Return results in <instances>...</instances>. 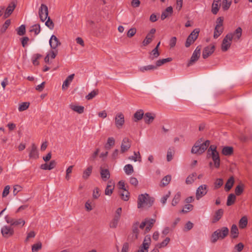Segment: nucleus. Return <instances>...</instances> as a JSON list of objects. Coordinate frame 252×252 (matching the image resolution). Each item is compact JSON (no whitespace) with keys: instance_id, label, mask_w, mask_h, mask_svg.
Here are the masks:
<instances>
[{"instance_id":"f257e3e1","label":"nucleus","mask_w":252,"mask_h":252,"mask_svg":"<svg viewBox=\"0 0 252 252\" xmlns=\"http://www.w3.org/2000/svg\"><path fill=\"white\" fill-rule=\"evenodd\" d=\"M210 144L209 140L203 142L202 139L201 138L195 142L191 149V152L192 154L201 155L207 150Z\"/></svg>"},{"instance_id":"f03ea898","label":"nucleus","mask_w":252,"mask_h":252,"mask_svg":"<svg viewBox=\"0 0 252 252\" xmlns=\"http://www.w3.org/2000/svg\"><path fill=\"white\" fill-rule=\"evenodd\" d=\"M154 202V198L151 197L148 194H141L138 196L137 201L138 208L143 207H150Z\"/></svg>"},{"instance_id":"7ed1b4c3","label":"nucleus","mask_w":252,"mask_h":252,"mask_svg":"<svg viewBox=\"0 0 252 252\" xmlns=\"http://www.w3.org/2000/svg\"><path fill=\"white\" fill-rule=\"evenodd\" d=\"M229 230L228 227L223 226L214 231L211 236V242L215 243L219 239L223 240L228 236Z\"/></svg>"},{"instance_id":"20e7f679","label":"nucleus","mask_w":252,"mask_h":252,"mask_svg":"<svg viewBox=\"0 0 252 252\" xmlns=\"http://www.w3.org/2000/svg\"><path fill=\"white\" fill-rule=\"evenodd\" d=\"M208 157L212 158L215 167L219 168L220 166V158L219 152L217 150L216 146L212 145L209 147L208 150Z\"/></svg>"},{"instance_id":"39448f33","label":"nucleus","mask_w":252,"mask_h":252,"mask_svg":"<svg viewBox=\"0 0 252 252\" xmlns=\"http://www.w3.org/2000/svg\"><path fill=\"white\" fill-rule=\"evenodd\" d=\"M199 31V29H195L190 33L185 42L186 47H189L194 42L198 36Z\"/></svg>"},{"instance_id":"423d86ee","label":"nucleus","mask_w":252,"mask_h":252,"mask_svg":"<svg viewBox=\"0 0 252 252\" xmlns=\"http://www.w3.org/2000/svg\"><path fill=\"white\" fill-rule=\"evenodd\" d=\"M232 38V33H228L223 38L221 45V49L223 52H226L230 48Z\"/></svg>"},{"instance_id":"0eeeda50","label":"nucleus","mask_w":252,"mask_h":252,"mask_svg":"<svg viewBox=\"0 0 252 252\" xmlns=\"http://www.w3.org/2000/svg\"><path fill=\"white\" fill-rule=\"evenodd\" d=\"M38 14L40 20L44 22L48 16V9L47 5L44 4H41L39 8Z\"/></svg>"},{"instance_id":"6e6552de","label":"nucleus","mask_w":252,"mask_h":252,"mask_svg":"<svg viewBox=\"0 0 252 252\" xmlns=\"http://www.w3.org/2000/svg\"><path fill=\"white\" fill-rule=\"evenodd\" d=\"M201 53V47L197 46L193 52L191 58L188 63V66L191 65L193 63L196 62L200 57Z\"/></svg>"},{"instance_id":"1a4fd4ad","label":"nucleus","mask_w":252,"mask_h":252,"mask_svg":"<svg viewBox=\"0 0 252 252\" xmlns=\"http://www.w3.org/2000/svg\"><path fill=\"white\" fill-rule=\"evenodd\" d=\"M27 150L29 152V157L30 158L36 159L39 158V154L36 146L34 143H32L31 147Z\"/></svg>"},{"instance_id":"9d476101","label":"nucleus","mask_w":252,"mask_h":252,"mask_svg":"<svg viewBox=\"0 0 252 252\" xmlns=\"http://www.w3.org/2000/svg\"><path fill=\"white\" fill-rule=\"evenodd\" d=\"M131 147L130 140L127 137L124 138L121 145V153H124L127 152Z\"/></svg>"},{"instance_id":"9b49d317","label":"nucleus","mask_w":252,"mask_h":252,"mask_svg":"<svg viewBox=\"0 0 252 252\" xmlns=\"http://www.w3.org/2000/svg\"><path fill=\"white\" fill-rule=\"evenodd\" d=\"M1 233L4 237L9 238L14 234V230L11 226L5 225L1 228Z\"/></svg>"},{"instance_id":"f8f14e48","label":"nucleus","mask_w":252,"mask_h":252,"mask_svg":"<svg viewBox=\"0 0 252 252\" xmlns=\"http://www.w3.org/2000/svg\"><path fill=\"white\" fill-rule=\"evenodd\" d=\"M207 192V186L202 185L197 189L196 192V198L197 200L200 199L202 197L206 194Z\"/></svg>"},{"instance_id":"ddd939ff","label":"nucleus","mask_w":252,"mask_h":252,"mask_svg":"<svg viewBox=\"0 0 252 252\" xmlns=\"http://www.w3.org/2000/svg\"><path fill=\"white\" fill-rule=\"evenodd\" d=\"M215 46L214 45H210L204 48L202 53V57L203 59H207L215 51Z\"/></svg>"},{"instance_id":"4468645a","label":"nucleus","mask_w":252,"mask_h":252,"mask_svg":"<svg viewBox=\"0 0 252 252\" xmlns=\"http://www.w3.org/2000/svg\"><path fill=\"white\" fill-rule=\"evenodd\" d=\"M115 125L118 128H121L124 123L125 118L124 116L122 113H118L115 118Z\"/></svg>"},{"instance_id":"2eb2a0df","label":"nucleus","mask_w":252,"mask_h":252,"mask_svg":"<svg viewBox=\"0 0 252 252\" xmlns=\"http://www.w3.org/2000/svg\"><path fill=\"white\" fill-rule=\"evenodd\" d=\"M16 6V2L15 1H12L10 2L5 11L4 17L5 18L8 17L12 13Z\"/></svg>"},{"instance_id":"dca6fc26","label":"nucleus","mask_w":252,"mask_h":252,"mask_svg":"<svg viewBox=\"0 0 252 252\" xmlns=\"http://www.w3.org/2000/svg\"><path fill=\"white\" fill-rule=\"evenodd\" d=\"M49 44L51 48L53 49H56L61 44L58 38L55 35L51 36L49 40Z\"/></svg>"},{"instance_id":"f3484780","label":"nucleus","mask_w":252,"mask_h":252,"mask_svg":"<svg viewBox=\"0 0 252 252\" xmlns=\"http://www.w3.org/2000/svg\"><path fill=\"white\" fill-rule=\"evenodd\" d=\"M173 8L172 6L167 7L164 11H163L161 15V19L164 20L165 18L170 16L173 13Z\"/></svg>"},{"instance_id":"a211bd4d","label":"nucleus","mask_w":252,"mask_h":252,"mask_svg":"<svg viewBox=\"0 0 252 252\" xmlns=\"http://www.w3.org/2000/svg\"><path fill=\"white\" fill-rule=\"evenodd\" d=\"M156 116L154 114L150 112L146 113L144 115V119L146 124H150L153 122Z\"/></svg>"},{"instance_id":"6ab92c4d","label":"nucleus","mask_w":252,"mask_h":252,"mask_svg":"<svg viewBox=\"0 0 252 252\" xmlns=\"http://www.w3.org/2000/svg\"><path fill=\"white\" fill-rule=\"evenodd\" d=\"M74 77V74H72L69 75L66 79L63 82V84L62 85V89L65 90L69 86L70 83L72 81Z\"/></svg>"},{"instance_id":"aec40b11","label":"nucleus","mask_w":252,"mask_h":252,"mask_svg":"<svg viewBox=\"0 0 252 252\" xmlns=\"http://www.w3.org/2000/svg\"><path fill=\"white\" fill-rule=\"evenodd\" d=\"M145 220V221H146V228L145 230V233H146L150 231L156 222V220L153 219H146Z\"/></svg>"},{"instance_id":"412c9836","label":"nucleus","mask_w":252,"mask_h":252,"mask_svg":"<svg viewBox=\"0 0 252 252\" xmlns=\"http://www.w3.org/2000/svg\"><path fill=\"white\" fill-rule=\"evenodd\" d=\"M100 176L104 181H107L110 177V172L108 169L100 168Z\"/></svg>"},{"instance_id":"4be33fe9","label":"nucleus","mask_w":252,"mask_h":252,"mask_svg":"<svg viewBox=\"0 0 252 252\" xmlns=\"http://www.w3.org/2000/svg\"><path fill=\"white\" fill-rule=\"evenodd\" d=\"M157 69L156 65H148L144 66H141L139 68V70L141 72H145L147 71H152Z\"/></svg>"},{"instance_id":"5701e85b","label":"nucleus","mask_w":252,"mask_h":252,"mask_svg":"<svg viewBox=\"0 0 252 252\" xmlns=\"http://www.w3.org/2000/svg\"><path fill=\"white\" fill-rule=\"evenodd\" d=\"M223 214V210L222 209H220L217 210L215 214L212 222L215 223L218 221L222 217Z\"/></svg>"},{"instance_id":"b1692460","label":"nucleus","mask_w":252,"mask_h":252,"mask_svg":"<svg viewBox=\"0 0 252 252\" xmlns=\"http://www.w3.org/2000/svg\"><path fill=\"white\" fill-rule=\"evenodd\" d=\"M234 183V179L233 177H230L228 180L227 181L225 187L224 189L226 191H229L232 188L233 184Z\"/></svg>"},{"instance_id":"393cba45","label":"nucleus","mask_w":252,"mask_h":252,"mask_svg":"<svg viewBox=\"0 0 252 252\" xmlns=\"http://www.w3.org/2000/svg\"><path fill=\"white\" fill-rule=\"evenodd\" d=\"M144 111L142 109L138 110L134 114V121L137 122L144 117Z\"/></svg>"},{"instance_id":"a878e982","label":"nucleus","mask_w":252,"mask_h":252,"mask_svg":"<svg viewBox=\"0 0 252 252\" xmlns=\"http://www.w3.org/2000/svg\"><path fill=\"white\" fill-rule=\"evenodd\" d=\"M114 189V183L109 181L107 185L105 190V194L106 195H111Z\"/></svg>"},{"instance_id":"bb28decb","label":"nucleus","mask_w":252,"mask_h":252,"mask_svg":"<svg viewBox=\"0 0 252 252\" xmlns=\"http://www.w3.org/2000/svg\"><path fill=\"white\" fill-rule=\"evenodd\" d=\"M231 237L233 239L238 237L239 234L238 229L236 224H233L230 229Z\"/></svg>"},{"instance_id":"cd10ccee","label":"nucleus","mask_w":252,"mask_h":252,"mask_svg":"<svg viewBox=\"0 0 252 252\" xmlns=\"http://www.w3.org/2000/svg\"><path fill=\"white\" fill-rule=\"evenodd\" d=\"M139 222L136 221L134 222L132 224V232L133 233V236L134 237V239H137L138 238V234H139Z\"/></svg>"},{"instance_id":"c85d7f7f","label":"nucleus","mask_w":252,"mask_h":252,"mask_svg":"<svg viewBox=\"0 0 252 252\" xmlns=\"http://www.w3.org/2000/svg\"><path fill=\"white\" fill-rule=\"evenodd\" d=\"M69 107L73 111L78 113V114H82L84 111V107L82 106L70 104Z\"/></svg>"},{"instance_id":"c756f323","label":"nucleus","mask_w":252,"mask_h":252,"mask_svg":"<svg viewBox=\"0 0 252 252\" xmlns=\"http://www.w3.org/2000/svg\"><path fill=\"white\" fill-rule=\"evenodd\" d=\"M222 154L225 156H229L233 153V148L230 146H225L222 149Z\"/></svg>"},{"instance_id":"7c9ffc66","label":"nucleus","mask_w":252,"mask_h":252,"mask_svg":"<svg viewBox=\"0 0 252 252\" xmlns=\"http://www.w3.org/2000/svg\"><path fill=\"white\" fill-rule=\"evenodd\" d=\"M120 218L121 217H120L114 215L113 219L110 222V223H109L110 227L112 228H116L118 225L119 220L120 219Z\"/></svg>"},{"instance_id":"2f4dec72","label":"nucleus","mask_w":252,"mask_h":252,"mask_svg":"<svg viewBox=\"0 0 252 252\" xmlns=\"http://www.w3.org/2000/svg\"><path fill=\"white\" fill-rule=\"evenodd\" d=\"M223 28L216 25L214 32V38H217L223 32Z\"/></svg>"},{"instance_id":"473e14b6","label":"nucleus","mask_w":252,"mask_h":252,"mask_svg":"<svg viewBox=\"0 0 252 252\" xmlns=\"http://www.w3.org/2000/svg\"><path fill=\"white\" fill-rule=\"evenodd\" d=\"M221 0H214L212 6V12L214 14H217L219 11V3Z\"/></svg>"},{"instance_id":"72a5a7b5","label":"nucleus","mask_w":252,"mask_h":252,"mask_svg":"<svg viewBox=\"0 0 252 252\" xmlns=\"http://www.w3.org/2000/svg\"><path fill=\"white\" fill-rule=\"evenodd\" d=\"M92 170L93 167L92 166H88L87 169L83 171L82 178L85 180L88 179L92 172Z\"/></svg>"},{"instance_id":"f704fd0d","label":"nucleus","mask_w":252,"mask_h":252,"mask_svg":"<svg viewBox=\"0 0 252 252\" xmlns=\"http://www.w3.org/2000/svg\"><path fill=\"white\" fill-rule=\"evenodd\" d=\"M128 159L131 160H133L135 162L137 161H138L139 162H141V157L140 156L139 152H134V156H129L128 158Z\"/></svg>"},{"instance_id":"c9c22d12","label":"nucleus","mask_w":252,"mask_h":252,"mask_svg":"<svg viewBox=\"0 0 252 252\" xmlns=\"http://www.w3.org/2000/svg\"><path fill=\"white\" fill-rule=\"evenodd\" d=\"M236 200V196L233 193L229 194L227 197L226 205L228 206L233 204Z\"/></svg>"},{"instance_id":"e433bc0d","label":"nucleus","mask_w":252,"mask_h":252,"mask_svg":"<svg viewBox=\"0 0 252 252\" xmlns=\"http://www.w3.org/2000/svg\"><path fill=\"white\" fill-rule=\"evenodd\" d=\"M172 61V59L171 58H167L166 59H160V60H158L156 62V65L157 67H158V66H160L163 65V64H164L166 63L170 62Z\"/></svg>"},{"instance_id":"4c0bfd02","label":"nucleus","mask_w":252,"mask_h":252,"mask_svg":"<svg viewBox=\"0 0 252 252\" xmlns=\"http://www.w3.org/2000/svg\"><path fill=\"white\" fill-rule=\"evenodd\" d=\"M124 170L126 175H131L133 172V167L130 164H128L124 166Z\"/></svg>"},{"instance_id":"58836bf2","label":"nucleus","mask_w":252,"mask_h":252,"mask_svg":"<svg viewBox=\"0 0 252 252\" xmlns=\"http://www.w3.org/2000/svg\"><path fill=\"white\" fill-rule=\"evenodd\" d=\"M248 224L247 218L246 216L243 217L239 221V226L240 228H245Z\"/></svg>"},{"instance_id":"ea45409f","label":"nucleus","mask_w":252,"mask_h":252,"mask_svg":"<svg viewBox=\"0 0 252 252\" xmlns=\"http://www.w3.org/2000/svg\"><path fill=\"white\" fill-rule=\"evenodd\" d=\"M115 141L113 137H110L107 139V143L105 145V148L106 149H110L112 146L115 145Z\"/></svg>"},{"instance_id":"a19ab883","label":"nucleus","mask_w":252,"mask_h":252,"mask_svg":"<svg viewBox=\"0 0 252 252\" xmlns=\"http://www.w3.org/2000/svg\"><path fill=\"white\" fill-rule=\"evenodd\" d=\"M181 198V193L178 192L174 196L171 204L173 206H176L180 201Z\"/></svg>"},{"instance_id":"79ce46f5","label":"nucleus","mask_w":252,"mask_h":252,"mask_svg":"<svg viewBox=\"0 0 252 252\" xmlns=\"http://www.w3.org/2000/svg\"><path fill=\"white\" fill-rule=\"evenodd\" d=\"M242 30L240 27H238L236 29L234 32L232 33L233 37L234 36H235L234 38V40H236H236H237L240 39L242 35Z\"/></svg>"},{"instance_id":"37998d69","label":"nucleus","mask_w":252,"mask_h":252,"mask_svg":"<svg viewBox=\"0 0 252 252\" xmlns=\"http://www.w3.org/2000/svg\"><path fill=\"white\" fill-rule=\"evenodd\" d=\"M129 193L126 189H124L120 192L121 198L124 201H127L129 199Z\"/></svg>"},{"instance_id":"c03bdc74","label":"nucleus","mask_w":252,"mask_h":252,"mask_svg":"<svg viewBox=\"0 0 252 252\" xmlns=\"http://www.w3.org/2000/svg\"><path fill=\"white\" fill-rule=\"evenodd\" d=\"M160 55L158 50L157 48H154L150 53L149 58L151 60H154L155 58H157Z\"/></svg>"},{"instance_id":"a18cd8bd","label":"nucleus","mask_w":252,"mask_h":252,"mask_svg":"<svg viewBox=\"0 0 252 252\" xmlns=\"http://www.w3.org/2000/svg\"><path fill=\"white\" fill-rule=\"evenodd\" d=\"M196 176V173H193L190 175H189L186 180V183L187 184H192L195 180Z\"/></svg>"},{"instance_id":"49530a36","label":"nucleus","mask_w":252,"mask_h":252,"mask_svg":"<svg viewBox=\"0 0 252 252\" xmlns=\"http://www.w3.org/2000/svg\"><path fill=\"white\" fill-rule=\"evenodd\" d=\"M170 241V239L169 237H166L165 239V240H163L162 242H161L160 243L156 245V247L158 249L164 248L168 245V244L169 243Z\"/></svg>"},{"instance_id":"de8ad7c7","label":"nucleus","mask_w":252,"mask_h":252,"mask_svg":"<svg viewBox=\"0 0 252 252\" xmlns=\"http://www.w3.org/2000/svg\"><path fill=\"white\" fill-rule=\"evenodd\" d=\"M40 26L38 24H35L32 26V29L30 30L31 32H34L35 35H37L40 32Z\"/></svg>"},{"instance_id":"09e8293b","label":"nucleus","mask_w":252,"mask_h":252,"mask_svg":"<svg viewBox=\"0 0 252 252\" xmlns=\"http://www.w3.org/2000/svg\"><path fill=\"white\" fill-rule=\"evenodd\" d=\"M11 23V21L10 19H8L6 20L4 24L2 25V27L0 29V32L3 33L5 32L8 27L9 26Z\"/></svg>"},{"instance_id":"8fccbe9b","label":"nucleus","mask_w":252,"mask_h":252,"mask_svg":"<svg viewBox=\"0 0 252 252\" xmlns=\"http://www.w3.org/2000/svg\"><path fill=\"white\" fill-rule=\"evenodd\" d=\"M29 105H30L29 102H23L21 104L19 105V106L18 107V110L20 112L25 111L29 108Z\"/></svg>"},{"instance_id":"3c124183","label":"nucleus","mask_w":252,"mask_h":252,"mask_svg":"<svg viewBox=\"0 0 252 252\" xmlns=\"http://www.w3.org/2000/svg\"><path fill=\"white\" fill-rule=\"evenodd\" d=\"M17 34L19 35H23L26 33V27L24 25H22L16 30Z\"/></svg>"},{"instance_id":"603ef678","label":"nucleus","mask_w":252,"mask_h":252,"mask_svg":"<svg viewBox=\"0 0 252 252\" xmlns=\"http://www.w3.org/2000/svg\"><path fill=\"white\" fill-rule=\"evenodd\" d=\"M243 190L244 185L242 184L238 185L235 189V192L236 195L238 196L241 195L243 192Z\"/></svg>"},{"instance_id":"864d4df0","label":"nucleus","mask_w":252,"mask_h":252,"mask_svg":"<svg viewBox=\"0 0 252 252\" xmlns=\"http://www.w3.org/2000/svg\"><path fill=\"white\" fill-rule=\"evenodd\" d=\"M153 37L147 34L145 39L143 41L142 44L143 46H147L153 40Z\"/></svg>"},{"instance_id":"5fc2aeb1","label":"nucleus","mask_w":252,"mask_h":252,"mask_svg":"<svg viewBox=\"0 0 252 252\" xmlns=\"http://www.w3.org/2000/svg\"><path fill=\"white\" fill-rule=\"evenodd\" d=\"M42 57L41 55L39 54H34L32 57V63L34 65H38L39 64V62H38V60L40 59Z\"/></svg>"},{"instance_id":"6e6d98bb","label":"nucleus","mask_w":252,"mask_h":252,"mask_svg":"<svg viewBox=\"0 0 252 252\" xmlns=\"http://www.w3.org/2000/svg\"><path fill=\"white\" fill-rule=\"evenodd\" d=\"M231 4V0H223L222 8L224 10H227L230 7Z\"/></svg>"},{"instance_id":"4d7b16f0","label":"nucleus","mask_w":252,"mask_h":252,"mask_svg":"<svg viewBox=\"0 0 252 252\" xmlns=\"http://www.w3.org/2000/svg\"><path fill=\"white\" fill-rule=\"evenodd\" d=\"M12 225L14 226L21 225L22 227L25 224V221L22 219L14 220V221L12 222Z\"/></svg>"},{"instance_id":"13d9d810","label":"nucleus","mask_w":252,"mask_h":252,"mask_svg":"<svg viewBox=\"0 0 252 252\" xmlns=\"http://www.w3.org/2000/svg\"><path fill=\"white\" fill-rule=\"evenodd\" d=\"M42 248V244L41 242H38L32 246V252H37Z\"/></svg>"},{"instance_id":"bf43d9fd","label":"nucleus","mask_w":252,"mask_h":252,"mask_svg":"<svg viewBox=\"0 0 252 252\" xmlns=\"http://www.w3.org/2000/svg\"><path fill=\"white\" fill-rule=\"evenodd\" d=\"M98 94V90H93L86 96V98L91 100L94 97Z\"/></svg>"},{"instance_id":"052dcab7","label":"nucleus","mask_w":252,"mask_h":252,"mask_svg":"<svg viewBox=\"0 0 252 252\" xmlns=\"http://www.w3.org/2000/svg\"><path fill=\"white\" fill-rule=\"evenodd\" d=\"M174 153V150L173 148H169L167 153V160L168 161H171L173 158V154Z\"/></svg>"},{"instance_id":"680f3d73","label":"nucleus","mask_w":252,"mask_h":252,"mask_svg":"<svg viewBox=\"0 0 252 252\" xmlns=\"http://www.w3.org/2000/svg\"><path fill=\"white\" fill-rule=\"evenodd\" d=\"M171 179V176L170 175H167L165 176L161 180V183L162 184L165 186L167 185L170 182V180Z\"/></svg>"},{"instance_id":"e2e57ef3","label":"nucleus","mask_w":252,"mask_h":252,"mask_svg":"<svg viewBox=\"0 0 252 252\" xmlns=\"http://www.w3.org/2000/svg\"><path fill=\"white\" fill-rule=\"evenodd\" d=\"M48 19L46 21L45 24V25L49 28L50 29L52 30L54 29V24L53 21L51 20L49 17L48 16Z\"/></svg>"},{"instance_id":"0e129e2a","label":"nucleus","mask_w":252,"mask_h":252,"mask_svg":"<svg viewBox=\"0 0 252 252\" xmlns=\"http://www.w3.org/2000/svg\"><path fill=\"white\" fill-rule=\"evenodd\" d=\"M151 243V239L150 235H146L144 239L143 243L144 245L149 247Z\"/></svg>"},{"instance_id":"69168bd1","label":"nucleus","mask_w":252,"mask_h":252,"mask_svg":"<svg viewBox=\"0 0 252 252\" xmlns=\"http://www.w3.org/2000/svg\"><path fill=\"white\" fill-rule=\"evenodd\" d=\"M223 180L222 179H220V178L217 179L214 183L215 188L216 189H218V188H220L223 185Z\"/></svg>"},{"instance_id":"338daca9","label":"nucleus","mask_w":252,"mask_h":252,"mask_svg":"<svg viewBox=\"0 0 252 252\" xmlns=\"http://www.w3.org/2000/svg\"><path fill=\"white\" fill-rule=\"evenodd\" d=\"M136 32V29L134 28L130 29L127 33V36L128 37H131L133 36Z\"/></svg>"},{"instance_id":"774afa93","label":"nucleus","mask_w":252,"mask_h":252,"mask_svg":"<svg viewBox=\"0 0 252 252\" xmlns=\"http://www.w3.org/2000/svg\"><path fill=\"white\" fill-rule=\"evenodd\" d=\"M149 248V247L142 244L138 252H148Z\"/></svg>"}]
</instances>
